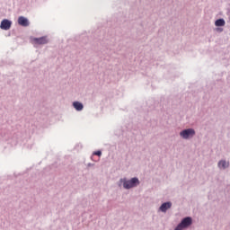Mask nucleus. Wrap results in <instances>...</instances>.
Masks as SVG:
<instances>
[{
  "mask_svg": "<svg viewBox=\"0 0 230 230\" xmlns=\"http://www.w3.org/2000/svg\"><path fill=\"white\" fill-rule=\"evenodd\" d=\"M192 220L191 217H185L182 219V221L176 226L174 230H183L186 229V227H190L191 226Z\"/></svg>",
  "mask_w": 230,
  "mask_h": 230,
  "instance_id": "1",
  "label": "nucleus"
},
{
  "mask_svg": "<svg viewBox=\"0 0 230 230\" xmlns=\"http://www.w3.org/2000/svg\"><path fill=\"white\" fill-rule=\"evenodd\" d=\"M139 184V180L137 178H132L129 181H124L123 186L126 190H130V188H136Z\"/></svg>",
  "mask_w": 230,
  "mask_h": 230,
  "instance_id": "2",
  "label": "nucleus"
},
{
  "mask_svg": "<svg viewBox=\"0 0 230 230\" xmlns=\"http://www.w3.org/2000/svg\"><path fill=\"white\" fill-rule=\"evenodd\" d=\"M180 136L183 137V139H190V137H193V136H195V129L188 128V129L182 130L180 133Z\"/></svg>",
  "mask_w": 230,
  "mask_h": 230,
  "instance_id": "3",
  "label": "nucleus"
},
{
  "mask_svg": "<svg viewBox=\"0 0 230 230\" xmlns=\"http://www.w3.org/2000/svg\"><path fill=\"white\" fill-rule=\"evenodd\" d=\"M0 28L1 30H10V28H12V22H10L9 20L2 21Z\"/></svg>",
  "mask_w": 230,
  "mask_h": 230,
  "instance_id": "4",
  "label": "nucleus"
},
{
  "mask_svg": "<svg viewBox=\"0 0 230 230\" xmlns=\"http://www.w3.org/2000/svg\"><path fill=\"white\" fill-rule=\"evenodd\" d=\"M18 24H20V26H30V22H28V19L24 18V16H20L18 18Z\"/></svg>",
  "mask_w": 230,
  "mask_h": 230,
  "instance_id": "5",
  "label": "nucleus"
},
{
  "mask_svg": "<svg viewBox=\"0 0 230 230\" xmlns=\"http://www.w3.org/2000/svg\"><path fill=\"white\" fill-rule=\"evenodd\" d=\"M170 208H172V202H165V203L161 205L160 210L163 213H166V211H168V209H170Z\"/></svg>",
  "mask_w": 230,
  "mask_h": 230,
  "instance_id": "6",
  "label": "nucleus"
},
{
  "mask_svg": "<svg viewBox=\"0 0 230 230\" xmlns=\"http://www.w3.org/2000/svg\"><path fill=\"white\" fill-rule=\"evenodd\" d=\"M33 41L35 44H48V38L41 37V38H34Z\"/></svg>",
  "mask_w": 230,
  "mask_h": 230,
  "instance_id": "7",
  "label": "nucleus"
},
{
  "mask_svg": "<svg viewBox=\"0 0 230 230\" xmlns=\"http://www.w3.org/2000/svg\"><path fill=\"white\" fill-rule=\"evenodd\" d=\"M73 107H74L76 111H83V109H84V104H82V102H73Z\"/></svg>",
  "mask_w": 230,
  "mask_h": 230,
  "instance_id": "8",
  "label": "nucleus"
},
{
  "mask_svg": "<svg viewBox=\"0 0 230 230\" xmlns=\"http://www.w3.org/2000/svg\"><path fill=\"white\" fill-rule=\"evenodd\" d=\"M229 166V163H227V162H226V161H220L219 163H218V167L219 168H223V169H226V168H227Z\"/></svg>",
  "mask_w": 230,
  "mask_h": 230,
  "instance_id": "9",
  "label": "nucleus"
},
{
  "mask_svg": "<svg viewBox=\"0 0 230 230\" xmlns=\"http://www.w3.org/2000/svg\"><path fill=\"white\" fill-rule=\"evenodd\" d=\"M216 26H226V21L224 19H218L215 22Z\"/></svg>",
  "mask_w": 230,
  "mask_h": 230,
  "instance_id": "10",
  "label": "nucleus"
},
{
  "mask_svg": "<svg viewBox=\"0 0 230 230\" xmlns=\"http://www.w3.org/2000/svg\"><path fill=\"white\" fill-rule=\"evenodd\" d=\"M93 155H98L99 157L102 155V151H96L93 153Z\"/></svg>",
  "mask_w": 230,
  "mask_h": 230,
  "instance_id": "11",
  "label": "nucleus"
}]
</instances>
